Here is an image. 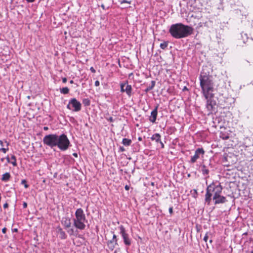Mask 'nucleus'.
Segmentation results:
<instances>
[{
	"mask_svg": "<svg viewBox=\"0 0 253 253\" xmlns=\"http://www.w3.org/2000/svg\"><path fill=\"white\" fill-rule=\"evenodd\" d=\"M42 141L44 145L51 149L57 147L61 151H66L71 146L69 139L64 133L60 135L56 134L46 135L43 137Z\"/></svg>",
	"mask_w": 253,
	"mask_h": 253,
	"instance_id": "f257e3e1",
	"label": "nucleus"
},
{
	"mask_svg": "<svg viewBox=\"0 0 253 253\" xmlns=\"http://www.w3.org/2000/svg\"><path fill=\"white\" fill-rule=\"evenodd\" d=\"M193 31L192 27L179 23L171 25L169 33L173 38L179 39L192 35Z\"/></svg>",
	"mask_w": 253,
	"mask_h": 253,
	"instance_id": "f03ea898",
	"label": "nucleus"
},
{
	"mask_svg": "<svg viewBox=\"0 0 253 253\" xmlns=\"http://www.w3.org/2000/svg\"><path fill=\"white\" fill-rule=\"evenodd\" d=\"M200 86L204 96L214 95V83L209 75H201L199 77Z\"/></svg>",
	"mask_w": 253,
	"mask_h": 253,
	"instance_id": "7ed1b4c3",
	"label": "nucleus"
},
{
	"mask_svg": "<svg viewBox=\"0 0 253 253\" xmlns=\"http://www.w3.org/2000/svg\"><path fill=\"white\" fill-rule=\"evenodd\" d=\"M222 190L223 188L220 185V183L216 184L212 182L206 188V193L205 194V203L208 206L210 205L212 196H213L212 198H215L216 197V196L218 194L222 193Z\"/></svg>",
	"mask_w": 253,
	"mask_h": 253,
	"instance_id": "20e7f679",
	"label": "nucleus"
},
{
	"mask_svg": "<svg viewBox=\"0 0 253 253\" xmlns=\"http://www.w3.org/2000/svg\"><path fill=\"white\" fill-rule=\"evenodd\" d=\"M75 217L73 218V225L77 229L83 230L85 228V223L87 222L84 211L81 208L78 209L75 213Z\"/></svg>",
	"mask_w": 253,
	"mask_h": 253,
	"instance_id": "39448f33",
	"label": "nucleus"
},
{
	"mask_svg": "<svg viewBox=\"0 0 253 253\" xmlns=\"http://www.w3.org/2000/svg\"><path fill=\"white\" fill-rule=\"evenodd\" d=\"M214 95L205 96L204 97L206 100V108L209 112V114L213 113L215 110V106L216 104V101L214 100Z\"/></svg>",
	"mask_w": 253,
	"mask_h": 253,
	"instance_id": "423d86ee",
	"label": "nucleus"
},
{
	"mask_svg": "<svg viewBox=\"0 0 253 253\" xmlns=\"http://www.w3.org/2000/svg\"><path fill=\"white\" fill-rule=\"evenodd\" d=\"M67 108L74 112H79L81 110L82 104L75 98H73L69 100Z\"/></svg>",
	"mask_w": 253,
	"mask_h": 253,
	"instance_id": "0eeeda50",
	"label": "nucleus"
},
{
	"mask_svg": "<svg viewBox=\"0 0 253 253\" xmlns=\"http://www.w3.org/2000/svg\"><path fill=\"white\" fill-rule=\"evenodd\" d=\"M120 229V233L121 234L124 244L127 246H129L131 245V240L129 238L128 234L126 232L125 227L123 225H121L119 227Z\"/></svg>",
	"mask_w": 253,
	"mask_h": 253,
	"instance_id": "6e6552de",
	"label": "nucleus"
},
{
	"mask_svg": "<svg viewBox=\"0 0 253 253\" xmlns=\"http://www.w3.org/2000/svg\"><path fill=\"white\" fill-rule=\"evenodd\" d=\"M121 91L122 92H126L128 96L132 94V87L131 85L128 84L127 82L121 83L120 84Z\"/></svg>",
	"mask_w": 253,
	"mask_h": 253,
	"instance_id": "1a4fd4ad",
	"label": "nucleus"
},
{
	"mask_svg": "<svg viewBox=\"0 0 253 253\" xmlns=\"http://www.w3.org/2000/svg\"><path fill=\"white\" fill-rule=\"evenodd\" d=\"M205 151L203 148H198L195 152V154L191 157L190 162L191 163H195L197 159L200 158V155H204Z\"/></svg>",
	"mask_w": 253,
	"mask_h": 253,
	"instance_id": "9d476101",
	"label": "nucleus"
},
{
	"mask_svg": "<svg viewBox=\"0 0 253 253\" xmlns=\"http://www.w3.org/2000/svg\"><path fill=\"white\" fill-rule=\"evenodd\" d=\"M221 194H218L215 198H212V199L214 202V204L215 205L219 204H224L226 203L227 200L225 197L221 196Z\"/></svg>",
	"mask_w": 253,
	"mask_h": 253,
	"instance_id": "9b49d317",
	"label": "nucleus"
},
{
	"mask_svg": "<svg viewBox=\"0 0 253 253\" xmlns=\"http://www.w3.org/2000/svg\"><path fill=\"white\" fill-rule=\"evenodd\" d=\"M61 224L64 227L65 229L69 228L71 227V219L69 217H63L61 219Z\"/></svg>",
	"mask_w": 253,
	"mask_h": 253,
	"instance_id": "f8f14e48",
	"label": "nucleus"
},
{
	"mask_svg": "<svg viewBox=\"0 0 253 253\" xmlns=\"http://www.w3.org/2000/svg\"><path fill=\"white\" fill-rule=\"evenodd\" d=\"M158 106H156L155 109L151 113V117L149 118V121L153 123L156 122L158 114Z\"/></svg>",
	"mask_w": 253,
	"mask_h": 253,
	"instance_id": "ddd939ff",
	"label": "nucleus"
},
{
	"mask_svg": "<svg viewBox=\"0 0 253 253\" xmlns=\"http://www.w3.org/2000/svg\"><path fill=\"white\" fill-rule=\"evenodd\" d=\"M56 232L58 234L59 238L61 239L67 238V235L60 226H58L56 227Z\"/></svg>",
	"mask_w": 253,
	"mask_h": 253,
	"instance_id": "4468645a",
	"label": "nucleus"
},
{
	"mask_svg": "<svg viewBox=\"0 0 253 253\" xmlns=\"http://www.w3.org/2000/svg\"><path fill=\"white\" fill-rule=\"evenodd\" d=\"M161 135L159 133H156L151 136V139L153 141H155L156 143H159L161 140Z\"/></svg>",
	"mask_w": 253,
	"mask_h": 253,
	"instance_id": "2eb2a0df",
	"label": "nucleus"
},
{
	"mask_svg": "<svg viewBox=\"0 0 253 253\" xmlns=\"http://www.w3.org/2000/svg\"><path fill=\"white\" fill-rule=\"evenodd\" d=\"M11 175L9 172H6L2 174L1 180L3 182H7L9 180Z\"/></svg>",
	"mask_w": 253,
	"mask_h": 253,
	"instance_id": "dca6fc26",
	"label": "nucleus"
},
{
	"mask_svg": "<svg viewBox=\"0 0 253 253\" xmlns=\"http://www.w3.org/2000/svg\"><path fill=\"white\" fill-rule=\"evenodd\" d=\"M155 85V81H152L151 82V85L148 86H147L146 88V89L144 90V91L145 92H149L150 90H152L154 88Z\"/></svg>",
	"mask_w": 253,
	"mask_h": 253,
	"instance_id": "f3484780",
	"label": "nucleus"
},
{
	"mask_svg": "<svg viewBox=\"0 0 253 253\" xmlns=\"http://www.w3.org/2000/svg\"><path fill=\"white\" fill-rule=\"evenodd\" d=\"M201 171L204 175H208L209 173V170L206 168V166L203 165L201 167Z\"/></svg>",
	"mask_w": 253,
	"mask_h": 253,
	"instance_id": "a211bd4d",
	"label": "nucleus"
},
{
	"mask_svg": "<svg viewBox=\"0 0 253 253\" xmlns=\"http://www.w3.org/2000/svg\"><path fill=\"white\" fill-rule=\"evenodd\" d=\"M118 245L117 243L116 242H108L107 245L110 250L111 251H113L114 248H115V246Z\"/></svg>",
	"mask_w": 253,
	"mask_h": 253,
	"instance_id": "6ab92c4d",
	"label": "nucleus"
},
{
	"mask_svg": "<svg viewBox=\"0 0 253 253\" xmlns=\"http://www.w3.org/2000/svg\"><path fill=\"white\" fill-rule=\"evenodd\" d=\"M122 143L125 146H128L130 145V144L131 143V140L130 139L125 138L123 139Z\"/></svg>",
	"mask_w": 253,
	"mask_h": 253,
	"instance_id": "aec40b11",
	"label": "nucleus"
},
{
	"mask_svg": "<svg viewBox=\"0 0 253 253\" xmlns=\"http://www.w3.org/2000/svg\"><path fill=\"white\" fill-rule=\"evenodd\" d=\"M10 163L14 167L17 166L16 159L14 155H12L10 158Z\"/></svg>",
	"mask_w": 253,
	"mask_h": 253,
	"instance_id": "412c9836",
	"label": "nucleus"
},
{
	"mask_svg": "<svg viewBox=\"0 0 253 253\" xmlns=\"http://www.w3.org/2000/svg\"><path fill=\"white\" fill-rule=\"evenodd\" d=\"M60 91L62 94H66L69 92V89L67 87H63L60 89Z\"/></svg>",
	"mask_w": 253,
	"mask_h": 253,
	"instance_id": "4be33fe9",
	"label": "nucleus"
},
{
	"mask_svg": "<svg viewBox=\"0 0 253 253\" xmlns=\"http://www.w3.org/2000/svg\"><path fill=\"white\" fill-rule=\"evenodd\" d=\"M5 143H6V148H0V151L1 152H2L3 153H6L7 152V151H8L9 149H8V145H9V143L7 142V141H5Z\"/></svg>",
	"mask_w": 253,
	"mask_h": 253,
	"instance_id": "5701e85b",
	"label": "nucleus"
},
{
	"mask_svg": "<svg viewBox=\"0 0 253 253\" xmlns=\"http://www.w3.org/2000/svg\"><path fill=\"white\" fill-rule=\"evenodd\" d=\"M168 42H164L160 44V47L163 49H165L168 46Z\"/></svg>",
	"mask_w": 253,
	"mask_h": 253,
	"instance_id": "b1692460",
	"label": "nucleus"
},
{
	"mask_svg": "<svg viewBox=\"0 0 253 253\" xmlns=\"http://www.w3.org/2000/svg\"><path fill=\"white\" fill-rule=\"evenodd\" d=\"M83 103L85 106H88L90 104V100L88 98H84L83 100Z\"/></svg>",
	"mask_w": 253,
	"mask_h": 253,
	"instance_id": "393cba45",
	"label": "nucleus"
},
{
	"mask_svg": "<svg viewBox=\"0 0 253 253\" xmlns=\"http://www.w3.org/2000/svg\"><path fill=\"white\" fill-rule=\"evenodd\" d=\"M220 137L222 138L223 140H227L229 139V136L228 134H226L223 133H221L220 135Z\"/></svg>",
	"mask_w": 253,
	"mask_h": 253,
	"instance_id": "a878e982",
	"label": "nucleus"
},
{
	"mask_svg": "<svg viewBox=\"0 0 253 253\" xmlns=\"http://www.w3.org/2000/svg\"><path fill=\"white\" fill-rule=\"evenodd\" d=\"M74 229L73 228H70L67 230V233L69 234V235L72 236L74 235Z\"/></svg>",
	"mask_w": 253,
	"mask_h": 253,
	"instance_id": "bb28decb",
	"label": "nucleus"
},
{
	"mask_svg": "<svg viewBox=\"0 0 253 253\" xmlns=\"http://www.w3.org/2000/svg\"><path fill=\"white\" fill-rule=\"evenodd\" d=\"M21 184L24 185L25 188L29 187V185L27 184V181L25 179H23L21 181Z\"/></svg>",
	"mask_w": 253,
	"mask_h": 253,
	"instance_id": "cd10ccee",
	"label": "nucleus"
},
{
	"mask_svg": "<svg viewBox=\"0 0 253 253\" xmlns=\"http://www.w3.org/2000/svg\"><path fill=\"white\" fill-rule=\"evenodd\" d=\"M119 1L120 2L121 4L125 3H126L127 4H130L131 1H128L126 0H119Z\"/></svg>",
	"mask_w": 253,
	"mask_h": 253,
	"instance_id": "c85d7f7f",
	"label": "nucleus"
},
{
	"mask_svg": "<svg viewBox=\"0 0 253 253\" xmlns=\"http://www.w3.org/2000/svg\"><path fill=\"white\" fill-rule=\"evenodd\" d=\"M208 239H209V233L207 232V233L205 234V235L204 237L203 240L205 242H207Z\"/></svg>",
	"mask_w": 253,
	"mask_h": 253,
	"instance_id": "c756f323",
	"label": "nucleus"
},
{
	"mask_svg": "<svg viewBox=\"0 0 253 253\" xmlns=\"http://www.w3.org/2000/svg\"><path fill=\"white\" fill-rule=\"evenodd\" d=\"M106 120L110 122H113L115 120L112 117H110L108 118H106Z\"/></svg>",
	"mask_w": 253,
	"mask_h": 253,
	"instance_id": "7c9ffc66",
	"label": "nucleus"
},
{
	"mask_svg": "<svg viewBox=\"0 0 253 253\" xmlns=\"http://www.w3.org/2000/svg\"><path fill=\"white\" fill-rule=\"evenodd\" d=\"M169 212L170 213V214H172L173 213V208L172 207H171L169 208Z\"/></svg>",
	"mask_w": 253,
	"mask_h": 253,
	"instance_id": "2f4dec72",
	"label": "nucleus"
},
{
	"mask_svg": "<svg viewBox=\"0 0 253 253\" xmlns=\"http://www.w3.org/2000/svg\"><path fill=\"white\" fill-rule=\"evenodd\" d=\"M27 207V203L26 202L23 203V208L25 209Z\"/></svg>",
	"mask_w": 253,
	"mask_h": 253,
	"instance_id": "473e14b6",
	"label": "nucleus"
},
{
	"mask_svg": "<svg viewBox=\"0 0 253 253\" xmlns=\"http://www.w3.org/2000/svg\"><path fill=\"white\" fill-rule=\"evenodd\" d=\"M90 70L93 73H94L96 72L95 70L94 69L93 67H90Z\"/></svg>",
	"mask_w": 253,
	"mask_h": 253,
	"instance_id": "72a5a7b5",
	"label": "nucleus"
},
{
	"mask_svg": "<svg viewBox=\"0 0 253 253\" xmlns=\"http://www.w3.org/2000/svg\"><path fill=\"white\" fill-rule=\"evenodd\" d=\"M100 84V83L98 81H96L95 82V83H94V85L96 86H99Z\"/></svg>",
	"mask_w": 253,
	"mask_h": 253,
	"instance_id": "f704fd0d",
	"label": "nucleus"
},
{
	"mask_svg": "<svg viewBox=\"0 0 253 253\" xmlns=\"http://www.w3.org/2000/svg\"><path fill=\"white\" fill-rule=\"evenodd\" d=\"M7 231V229L5 227H4L2 229V232L3 233V234H5L6 233V232Z\"/></svg>",
	"mask_w": 253,
	"mask_h": 253,
	"instance_id": "c9c22d12",
	"label": "nucleus"
},
{
	"mask_svg": "<svg viewBox=\"0 0 253 253\" xmlns=\"http://www.w3.org/2000/svg\"><path fill=\"white\" fill-rule=\"evenodd\" d=\"M120 151L121 152H124L126 150L123 147H120Z\"/></svg>",
	"mask_w": 253,
	"mask_h": 253,
	"instance_id": "e433bc0d",
	"label": "nucleus"
},
{
	"mask_svg": "<svg viewBox=\"0 0 253 253\" xmlns=\"http://www.w3.org/2000/svg\"><path fill=\"white\" fill-rule=\"evenodd\" d=\"M8 207V204L7 203H5L4 205H3V208L4 209H6Z\"/></svg>",
	"mask_w": 253,
	"mask_h": 253,
	"instance_id": "4c0bfd02",
	"label": "nucleus"
},
{
	"mask_svg": "<svg viewBox=\"0 0 253 253\" xmlns=\"http://www.w3.org/2000/svg\"><path fill=\"white\" fill-rule=\"evenodd\" d=\"M161 144V148H164L165 146H164V143L162 142V141L161 140L160 142H159Z\"/></svg>",
	"mask_w": 253,
	"mask_h": 253,
	"instance_id": "58836bf2",
	"label": "nucleus"
},
{
	"mask_svg": "<svg viewBox=\"0 0 253 253\" xmlns=\"http://www.w3.org/2000/svg\"><path fill=\"white\" fill-rule=\"evenodd\" d=\"M6 159L8 163H10V159L8 156L6 157Z\"/></svg>",
	"mask_w": 253,
	"mask_h": 253,
	"instance_id": "ea45409f",
	"label": "nucleus"
},
{
	"mask_svg": "<svg viewBox=\"0 0 253 253\" xmlns=\"http://www.w3.org/2000/svg\"><path fill=\"white\" fill-rule=\"evenodd\" d=\"M67 78H62V82L63 83H66L67 82Z\"/></svg>",
	"mask_w": 253,
	"mask_h": 253,
	"instance_id": "a19ab883",
	"label": "nucleus"
},
{
	"mask_svg": "<svg viewBox=\"0 0 253 253\" xmlns=\"http://www.w3.org/2000/svg\"><path fill=\"white\" fill-rule=\"evenodd\" d=\"M0 145L2 147H4V144H3V141H2V140H0Z\"/></svg>",
	"mask_w": 253,
	"mask_h": 253,
	"instance_id": "79ce46f5",
	"label": "nucleus"
},
{
	"mask_svg": "<svg viewBox=\"0 0 253 253\" xmlns=\"http://www.w3.org/2000/svg\"><path fill=\"white\" fill-rule=\"evenodd\" d=\"M125 188L126 190H128L129 189V186L126 185L125 187Z\"/></svg>",
	"mask_w": 253,
	"mask_h": 253,
	"instance_id": "37998d69",
	"label": "nucleus"
},
{
	"mask_svg": "<svg viewBox=\"0 0 253 253\" xmlns=\"http://www.w3.org/2000/svg\"><path fill=\"white\" fill-rule=\"evenodd\" d=\"M186 90H188V89L186 86H184L182 89V91H184Z\"/></svg>",
	"mask_w": 253,
	"mask_h": 253,
	"instance_id": "c03bdc74",
	"label": "nucleus"
},
{
	"mask_svg": "<svg viewBox=\"0 0 253 253\" xmlns=\"http://www.w3.org/2000/svg\"><path fill=\"white\" fill-rule=\"evenodd\" d=\"M112 239L113 240H117V236H116V235L115 234H113V238Z\"/></svg>",
	"mask_w": 253,
	"mask_h": 253,
	"instance_id": "a18cd8bd",
	"label": "nucleus"
},
{
	"mask_svg": "<svg viewBox=\"0 0 253 253\" xmlns=\"http://www.w3.org/2000/svg\"><path fill=\"white\" fill-rule=\"evenodd\" d=\"M27 2H33L35 0H26Z\"/></svg>",
	"mask_w": 253,
	"mask_h": 253,
	"instance_id": "49530a36",
	"label": "nucleus"
},
{
	"mask_svg": "<svg viewBox=\"0 0 253 253\" xmlns=\"http://www.w3.org/2000/svg\"><path fill=\"white\" fill-rule=\"evenodd\" d=\"M108 242H116L117 243V240H113V239L109 241Z\"/></svg>",
	"mask_w": 253,
	"mask_h": 253,
	"instance_id": "de8ad7c7",
	"label": "nucleus"
},
{
	"mask_svg": "<svg viewBox=\"0 0 253 253\" xmlns=\"http://www.w3.org/2000/svg\"><path fill=\"white\" fill-rule=\"evenodd\" d=\"M12 232H17L18 231V229L17 228H14L12 229Z\"/></svg>",
	"mask_w": 253,
	"mask_h": 253,
	"instance_id": "09e8293b",
	"label": "nucleus"
},
{
	"mask_svg": "<svg viewBox=\"0 0 253 253\" xmlns=\"http://www.w3.org/2000/svg\"><path fill=\"white\" fill-rule=\"evenodd\" d=\"M48 128L47 126H44L43 127V130H48Z\"/></svg>",
	"mask_w": 253,
	"mask_h": 253,
	"instance_id": "8fccbe9b",
	"label": "nucleus"
},
{
	"mask_svg": "<svg viewBox=\"0 0 253 253\" xmlns=\"http://www.w3.org/2000/svg\"><path fill=\"white\" fill-rule=\"evenodd\" d=\"M73 155L75 157H78V154L76 153H74L73 154Z\"/></svg>",
	"mask_w": 253,
	"mask_h": 253,
	"instance_id": "3c124183",
	"label": "nucleus"
},
{
	"mask_svg": "<svg viewBox=\"0 0 253 253\" xmlns=\"http://www.w3.org/2000/svg\"><path fill=\"white\" fill-rule=\"evenodd\" d=\"M246 253H253V251H247Z\"/></svg>",
	"mask_w": 253,
	"mask_h": 253,
	"instance_id": "603ef678",
	"label": "nucleus"
},
{
	"mask_svg": "<svg viewBox=\"0 0 253 253\" xmlns=\"http://www.w3.org/2000/svg\"><path fill=\"white\" fill-rule=\"evenodd\" d=\"M101 6L103 9H105V5L104 4H101Z\"/></svg>",
	"mask_w": 253,
	"mask_h": 253,
	"instance_id": "864d4df0",
	"label": "nucleus"
},
{
	"mask_svg": "<svg viewBox=\"0 0 253 253\" xmlns=\"http://www.w3.org/2000/svg\"><path fill=\"white\" fill-rule=\"evenodd\" d=\"M138 141H142V139L141 137H139L138 138Z\"/></svg>",
	"mask_w": 253,
	"mask_h": 253,
	"instance_id": "5fc2aeb1",
	"label": "nucleus"
},
{
	"mask_svg": "<svg viewBox=\"0 0 253 253\" xmlns=\"http://www.w3.org/2000/svg\"><path fill=\"white\" fill-rule=\"evenodd\" d=\"M70 84H73V83H74V81H73V80H71V81H70Z\"/></svg>",
	"mask_w": 253,
	"mask_h": 253,
	"instance_id": "6e6d98bb",
	"label": "nucleus"
},
{
	"mask_svg": "<svg viewBox=\"0 0 253 253\" xmlns=\"http://www.w3.org/2000/svg\"><path fill=\"white\" fill-rule=\"evenodd\" d=\"M4 158H1V159H0V161H1V162H3V161H4Z\"/></svg>",
	"mask_w": 253,
	"mask_h": 253,
	"instance_id": "4d7b16f0",
	"label": "nucleus"
},
{
	"mask_svg": "<svg viewBox=\"0 0 253 253\" xmlns=\"http://www.w3.org/2000/svg\"><path fill=\"white\" fill-rule=\"evenodd\" d=\"M209 242L210 243H212V240L211 239L210 240Z\"/></svg>",
	"mask_w": 253,
	"mask_h": 253,
	"instance_id": "13d9d810",
	"label": "nucleus"
},
{
	"mask_svg": "<svg viewBox=\"0 0 253 253\" xmlns=\"http://www.w3.org/2000/svg\"><path fill=\"white\" fill-rule=\"evenodd\" d=\"M206 246H207V248H209V246H208V244H206Z\"/></svg>",
	"mask_w": 253,
	"mask_h": 253,
	"instance_id": "bf43d9fd",
	"label": "nucleus"
}]
</instances>
